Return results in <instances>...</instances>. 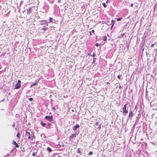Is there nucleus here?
I'll return each instance as SVG.
<instances>
[{"label":"nucleus","mask_w":157,"mask_h":157,"mask_svg":"<svg viewBox=\"0 0 157 157\" xmlns=\"http://www.w3.org/2000/svg\"><path fill=\"white\" fill-rule=\"evenodd\" d=\"M44 118L46 120L51 122L52 123L54 124L55 122L53 120L52 116H46Z\"/></svg>","instance_id":"nucleus-1"},{"label":"nucleus","mask_w":157,"mask_h":157,"mask_svg":"<svg viewBox=\"0 0 157 157\" xmlns=\"http://www.w3.org/2000/svg\"><path fill=\"white\" fill-rule=\"evenodd\" d=\"M127 104H125L124 105L123 107L122 108L123 110V114L124 115H126L128 112V108H127Z\"/></svg>","instance_id":"nucleus-2"},{"label":"nucleus","mask_w":157,"mask_h":157,"mask_svg":"<svg viewBox=\"0 0 157 157\" xmlns=\"http://www.w3.org/2000/svg\"><path fill=\"white\" fill-rule=\"evenodd\" d=\"M21 81L19 80H18L17 81V82L15 86V89H18L20 88L21 87Z\"/></svg>","instance_id":"nucleus-3"},{"label":"nucleus","mask_w":157,"mask_h":157,"mask_svg":"<svg viewBox=\"0 0 157 157\" xmlns=\"http://www.w3.org/2000/svg\"><path fill=\"white\" fill-rule=\"evenodd\" d=\"M76 136V132L74 134H72L70 136L69 140L70 141H72L73 140V139Z\"/></svg>","instance_id":"nucleus-4"},{"label":"nucleus","mask_w":157,"mask_h":157,"mask_svg":"<svg viewBox=\"0 0 157 157\" xmlns=\"http://www.w3.org/2000/svg\"><path fill=\"white\" fill-rule=\"evenodd\" d=\"M25 136L28 137L29 140L31 139V137L30 133L28 131H26L25 132Z\"/></svg>","instance_id":"nucleus-5"},{"label":"nucleus","mask_w":157,"mask_h":157,"mask_svg":"<svg viewBox=\"0 0 157 157\" xmlns=\"http://www.w3.org/2000/svg\"><path fill=\"white\" fill-rule=\"evenodd\" d=\"M134 115V114L133 112L132 111H129V114L128 115V118H130V119H132V117Z\"/></svg>","instance_id":"nucleus-6"},{"label":"nucleus","mask_w":157,"mask_h":157,"mask_svg":"<svg viewBox=\"0 0 157 157\" xmlns=\"http://www.w3.org/2000/svg\"><path fill=\"white\" fill-rule=\"evenodd\" d=\"M48 30V28L47 27H45V26H44L43 28L41 29V30L42 31V33H44L46 30Z\"/></svg>","instance_id":"nucleus-7"},{"label":"nucleus","mask_w":157,"mask_h":157,"mask_svg":"<svg viewBox=\"0 0 157 157\" xmlns=\"http://www.w3.org/2000/svg\"><path fill=\"white\" fill-rule=\"evenodd\" d=\"M32 7H29V9H26V11H27V14H29L32 11Z\"/></svg>","instance_id":"nucleus-8"},{"label":"nucleus","mask_w":157,"mask_h":157,"mask_svg":"<svg viewBox=\"0 0 157 157\" xmlns=\"http://www.w3.org/2000/svg\"><path fill=\"white\" fill-rule=\"evenodd\" d=\"M79 127V125L78 124H76L75 126L73 127V129L74 131H75Z\"/></svg>","instance_id":"nucleus-9"},{"label":"nucleus","mask_w":157,"mask_h":157,"mask_svg":"<svg viewBox=\"0 0 157 157\" xmlns=\"http://www.w3.org/2000/svg\"><path fill=\"white\" fill-rule=\"evenodd\" d=\"M47 23V20H41L40 21V24L43 25Z\"/></svg>","instance_id":"nucleus-10"},{"label":"nucleus","mask_w":157,"mask_h":157,"mask_svg":"<svg viewBox=\"0 0 157 157\" xmlns=\"http://www.w3.org/2000/svg\"><path fill=\"white\" fill-rule=\"evenodd\" d=\"M115 21H114V20H112L111 21V23H110V25H112V26L111 27V29H112V28L113 27V26L114 24V23H115Z\"/></svg>","instance_id":"nucleus-11"},{"label":"nucleus","mask_w":157,"mask_h":157,"mask_svg":"<svg viewBox=\"0 0 157 157\" xmlns=\"http://www.w3.org/2000/svg\"><path fill=\"white\" fill-rule=\"evenodd\" d=\"M111 20L110 18H108L107 21H106L107 24L108 25H110L111 22Z\"/></svg>","instance_id":"nucleus-12"},{"label":"nucleus","mask_w":157,"mask_h":157,"mask_svg":"<svg viewBox=\"0 0 157 157\" xmlns=\"http://www.w3.org/2000/svg\"><path fill=\"white\" fill-rule=\"evenodd\" d=\"M53 21H55V20L53 19L52 18L50 17L49 19V21L48 22L49 23H51L53 22Z\"/></svg>","instance_id":"nucleus-13"},{"label":"nucleus","mask_w":157,"mask_h":157,"mask_svg":"<svg viewBox=\"0 0 157 157\" xmlns=\"http://www.w3.org/2000/svg\"><path fill=\"white\" fill-rule=\"evenodd\" d=\"M40 124L42 126L44 127L45 126V125H46L45 123L43 122L42 121H41Z\"/></svg>","instance_id":"nucleus-14"},{"label":"nucleus","mask_w":157,"mask_h":157,"mask_svg":"<svg viewBox=\"0 0 157 157\" xmlns=\"http://www.w3.org/2000/svg\"><path fill=\"white\" fill-rule=\"evenodd\" d=\"M38 83V81H36L35 83L31 85L30 87H32L33 86L36 85Z\"/></svg>","instance_id":"nucleus-15"},{"label":"nucleus","mask_w":157,"mask_h":157,"mask_svg":"<svg viewBox=\"0 0 157 157\" xmlns=\"http://www.w3.org/2000/svg\"><path fill=\"white\" fill-rule=\"evenodd\" d=\"M47 149L49 152H51L52 151V149L49 147H47Z\"/></svg>","instance_id":"nucleus-16"},{"label":"nucleus","mask_w":157,"mask_h":157,"mask_svg":"<svg viewBox=\"0 0 157 157\" xmlns=\"http://www.w3.org/2000/svg\"><path fill=\"white\" fill-rule=\"evenodd\" d=\"M76 152L78 153H80V155H82V154H81V152L80 151V148H78L77 150V151Z\"/></svg>","instance_id":"nucleus-17"},{"label":"nucleus","mask_w":157,"mask_h":157,"mask_svg":"<svg viewBox=\"0 0 157 157\" xmlns=\"http://www.w3.org/2000/svg\"><path fill=\"white\" fill-rule=\"evenodd\" d=\"M107 40V36H104L103 37V40L104 41H106Z\"/></svg>","instance_id":"nucleus-18"},{"label":"nucleus","mask_w":157,"mask_h":157,"mask_svg":"<svg viewBox=\"0 0 157 157\" xmlns=\"http://www.w3.org/2000/svg\"><path fill=\"white\" fill-rule=\"evenodd\" d=\"M121 75H118L117 76V78L120 80H122V78H121Z\"/></svg>","instance_id":"nucleus-19"},{"label":"nucleus","mask_w":157,"mask_h":157,"mask_svg":"<svg viewBox=\"0 0 157 157\" xmlns=\"http://www.w3.org/2000/svg\"><path fill=\"white\" fill-rule=\"evenodd\" d=\"M102 5L104 7V8H105L107 6L105 3H102Z\"/></svg>","instance_id":"nucleus-20"},{"label":"nucleus","mask_w":157,"mask_h":157,"mask_svg":"<svg viewBox=\"0 0 157 157\" xmlns=\"http://www.w3.org/2000/svg\"><path fill=\"white\" fill-rule=\"evenodd\" d=\"M124 36V34H121V35H120V36H119V37H119V38H121V37H123Z\"/></svg>","instance_id":"nucleus-21"},{"label":"nucleus","mask_w":157,"mask_h":157,"mask_svg":"<svg viewBox=\"0 0 157 157\" xmlns=\"http://www.w3.org/2000/svg\"><path fill=\"white\" fill-rule=\"evenodd\" d=\"M12 144L13 145H15L17 144V143L14 140H13L12 142Z\"/></svg>","instance_id":"nucleus-22"},{"label":"nucleus","mask_w":157,"mask_h":157,"mask_svg":"<svg viewBox=\"0 0 157 157\" xmlns=\"http://www.w3.org/2000/svg\"><path fill=\"white\" fill-rule=\"evenodd\" d=\"M35 136H34V135H33L31 137V139L33 140V138H35Z\"/></svg>","instance_id":"nucleus-23"},{"label":"nucleus","mask_w":157,"mask_h":157,"mask_svg":"<svg viewBox=\"0 0 157 157\" xmlns=\"http://www.w3.org/2000/svg\"><path fill=\"white\" fill-rule=\"evenodd\" d=\"M93 154V152L92 151H90L89 152L88 155H92Z\"/></svg>","instance_id":"nucleus-24"},{"label":"nucleus","mask_w":157,"mask_h":157,"mask_svg":"<svg viewBox=\"0 0 157 157\" xmlns=\"http://www.w3.org/2000/svg\"><path fill=\"white\" fill-rule=\"evenodd\" d=\"M122 19V18H118L117 19V21H121V19Z\"/></svg>","instance_id":"nucleus-25"},{"label":"nucleus","mask_w":157,"mask_h":157,"mask_svg":"<svg viewBox=\"0 0 157 157\" xmlns=\"http://www.w3.org/2000/svg\"><path fill=\"white\" fill-rule=\"evenodd\" d=\"M95 59H96V58H94V59H93V63H94L95 62Z\"/></svg>","instance_id":"nucleus-26"},{"label":"nucleus","mask_w":157,"mask_h":157,"mask_svg":"<svg viewBox=\"0 0 157 157\" xmlns=\"http://www.w3.org/2000/svg\"><path fill=\"white\" fill-rule=\"evenodd\" d=\"M19 136H20V133L19 132H18L17 135V137L18 138H19Z\"/></svg>","instance_id":"nucleus-27"},{"label":"nucleus","mask_w":157,"mask_h":157,"mask_svg":"<svg viewBox=\"0 0 157 157\" xmlns=\"http://www.w3.org/2000/svg\"><path fill=\"white\" fill-rule=\"evenodd\" d=\"M29 100L30 101H32L33 100V98H30L29 99Z\"/></svg>","instance_id":"nucleus-28"},{"label":"nucleus","mask_w":157,"mask_h":157,"mask_svg":"<svg viewBox=\"0 0 157 157\" xmlns=\"http://www.w3.org/2000/svg\"><path fill=\"white\" fill-rule=\"evenodd\" d=\"M98 128L99 130H100L101 129V125H99L98 126Z\"/></svg>","instance_id":"nucleus-29"},{"label":"nucleus","mask_w":157,"mask_h":157,"mask_svg":"<svg viewBox=\"0 0 157 157\" xmlns=\"http://www.w3.org/2000/svg\"><path fill=\"white\" fill-rule=\"evenodd\" d=\"M12 126L13 127H14L15 126V122H13V124H12Z\"/></svg>","instance_id":"nucleus-30"},{"label":"nucleus","mask_w":157,"mask_h":157,"mask_svg":"<svg viewBox=\"0 0 157 157\" xmlns=\"http://www.w3.org/2000/svg\"><path fill=\"white\" fill-rule=\"evenodd\" d=\"M15 145L16 147H19V145H18L17 144Z\"/></svg>","instance_id":"nucleus-31"},{"label":"nucleus","mask_w":157,"mask_h":157,"mask_svg":"<svg viewBox=\"0 0 157 157\" xmlns=\"http://www.w3.org/2000/svg\"><path fill=\"white\" fill-rule=\"evenodd\" d=\"M52 125V124H51V123H48V126H49V127H50V125Z\"/></svg>","instance_id":"nucleus-32"},{"label":"nucleus","mask_w":157,"mask_h":157,"mask_svg":"<svg viewBox=\"0 0 157 157\" xmlns=\"http://www.w3.org/2000/svg\"><path fill=\"white\" fill-rule=\"evenodd\" d=\"M95 46H96V47H98V46H99V45L98 44V43H96L95 44Z\"/></svg>","instance_id":"nucleus-33"},{"label":"nucleus","mask_w":157,"mask_h":157,"mask_svg":"<svg viewBox=\"0 0 157 157\" xmlns=\"http://www.w3.org/2000/svg\"><path fill=\"white\" fill-rule=\"evenodd\" d=\"M49 23L48 21H47V23H46L45 24H46V26H48V23Z\"/></svg>","instance_id":"nucleus-34"},{"label":"nucleus","mask_w":157,"mask_h":157,"mask_svg":"<svg viewBox=\"0 0 157 157\" xmlns=\"http://www.w3.org/2000/svg\"><path fill=\"white\" fill-rule=\"evenodd\" d=\"M95 125L97 126H98V122H97L96 123H95Z\"/></svg>","instance_id":"nucleus-35"},{"label":"nucleus","mask_w":157,"mask_h":157,"mask_svg":"<svg viewBox=\"0 0 157 157\" xmlns=\"http://www.w3.org/2000/svg\"><path fill=\"white\" fill-rule=\"evenodd\" d=\"M95 56V53H93V55H92L93 57H94Z\"/></svg>","instance_id":"nucleus-36"},{"label":"nucleus","mask_w":157,"mask_h":157,"mask_svg":"<svg viewBox=\"0 0 157 157\" xmlns=\"http://www.w3.org/2000/svg\"><path fill=\"white\" fill-rule=\"evenodd\" d=\"M32 155L33 156H35L36 155L35 153L34 152V153H33Z\"/></svg>","instance_id":"nucleus-37"},{"label":"nucleus","mask_w":157,"mask_h":157,"mask_svg":"<svg viewBox=\"0 0 157 157\" xmlns=\"http://www.w3.org/2000/svg\"><path fill=\"white\" fill-rule=\"evenodd\" d=\"M52 110L54 111L55 110V108L54 107H53L52 108Z\"/></svg>","instance_id":"nucleus-38"},{"label":"nucleus","mask_w":157,"mask_h":157,"mask_svg":"<svg viewBox=\"0 0 157 157\" xmlns=\"http://www.w3.org/2000/svg\"><path fill=\"white\" fill-rule=\"evenodd\" d=\"M154 44H152L151 45V47H153L154 46Z\"/></svg>","instance_id":"nucleus-39"},{"label":"nucleus","mask_w":157,"mask_h":157,"mask_svg":"<svg viewBox=\"0 0 157 157\" xmlns=\"http://www.w3.org/2000/svg\"><path fill=\"white\" fill-rule=\"evenodd\" d=\"M46 128H47V129H50V127L49 126L46 127Z\"/></svg>","instance_id":"nucleus-40"},{"label":"nucleus","mask_w":157,"mask_h":157,"mask_svg":"<svg viewBox=\"0 0 157 157\" xmlns=\"http://www.w3.org/2000/svg\"><path fill=\"white\" fill-rule=\"evenodd\" d=\"M109 84H110V83H109V82H107L106 84L107 85H108Z\"/></svg>","instance_id":"nucleus-41"},{"label":"nucleus","mask_w":157,"mask_h":157,"mask_svg":"<svg viewBox=\"0 0 157 157\" xmlns=\"http://www.w3.org/2000/svg\"><path fill=\"white\" fill-rule=\"evenodd\" d=\"M131 6V7H133V4L132 3L131 4V5H130Z\"/></svg>","instance_id":"nucleus-42"},{"label":"nucleus","mask_w":157,"mask_h":157,"mask_svg":"<svg viewBox=\"0 0 157 157\" xmlns=\"http://www.w3.org/2000/svg\"><path fill=\"white\" fill-rule=\"evenodd\" d=\"M119 89H121V86L120 85V86H119Z\"/></svg>","instance_id":"nucleus-43"},{"label":"nucleus","mask_w":157,"mask_h":157,"mask_svg":"<svg viewBox=\"0 0 157 157\" xmlns=\"http://www.w3.org/2000/svg\"><path fill=\"white\" fill-rule=\"evenodd\" d=\"M57 157H62V156H60L59 155H58Z\"/></svg>","instance_id":"nucleus-44"},{"label":"nucleus","mask_w":157,"mask_h":157,"mask_svg":"<svg viewBox=\"0 0 157 157\" xmlns=\"http://www.w3.org/2000/svg\"><path fill=\"white\" fill-rule=\"evenodd\" d=\"M92 32H94V30H92Z\"/></svg>","instance_id":"nucleus-45"},{"label":"nucleus","mask_w":157,"mask_h":157,"mask_svg":"<svg viewBox=\"0 0 157 157\" xmlns=\"http://www.w3.org/2000/svg\"><path fill=\"white\" fill-rule=\"evenodd\" d=\"M60 1V0H58V2H59Z\"/></svg>","instance_id":"nucleus-46"},{"label":"nucleus","mask_w":157,"mask_h":157,"mask_svg":"<svg viewBox=\"0 0 157 157\" xmlns=\"http://www.w3.org/2000/svg\"><path fill=\"white\" fill-rule=\"evenodd\" d=\"M109 36L108 34H107V36Z\"/></svg>","instance_id":"nucleus-47"},{"label":"nucleus","mask_w":157,"mask_h":157,"mask_svg":"<svg viewBox=\"0 0 157 157\" xmlns=\"http://www.w3.org/2000/svg\"><path fill=\"white\" fill-rule=\"evenodd\" d=\"M110 40V39H109V40Z\"/></svg>","instance_id":"nucleus-48"}]
</instances>
